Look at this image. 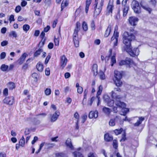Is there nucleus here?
Segmentation results:
<instances>
[{
  "instance_id": "1",
  "label": "nucleus",
  "mask_w": 157,
  "mask_h": 157,
  "mask_svg": "<svg viewBox=\"0 0 157 157\" xmlns=\"http://www.w3.org/2000/svg\"><path fill=\"white\" fill-rule=\"evenodd\" d=\"M135 37L134 35L127 32H125L123 35V43L125 44V46H129L131 45V42L135 39Z\"/></svg>"
},
{
  "instance_id": "2",
  "label": "nucleus",
  "mask_w": 157,
  "mask_h": 157,
  "mask_svg": "<svg viewBox=\"0 0 157 157\" xmlns=\"http://www.w3.org/2000/svg\"><path fill=\"white\" fill-rule=\"evenodd\" d=\"M122 73L118 71H114V77L113 78L114 83L117 87L121 86L122 84V82L121 79L122 78Z\"/></svg>"
},
{
  "instance_id": "3",
  "label": "nucleus",
  "mask_w": 157,
  "mask_h": 157,
  "mask_svg": "<svg viewBox=\"0 0 157 157\" xmlns=\"http://www.w3.org/2000/svg\"><path fill=\"white\" fill-rule=\"evenodd\" d=\"M116 105L120 108H122L120 114L125 116L126 113L129 111V109L125 108V104L123 102H121L120 100H117L115 102Z\"/></svg>"
},
{
  "instance_id": "4",
  "label": "nucleus",
  "mask_w": 157,
  "mask_h": 157,
  "mask_svg": "<svg viewBox=\"0 0 157 157\" xmlns=\"http://www.w3.org/2000/svg\"><path fill=\"white\" fill-rule=\"evenodd\" d=\"M125 50L128 52L130 55L132 57L137 56L139 53V50L137 48H134L132 49L131 45L129 46V48L128 46L124 47Z\"/></svg>"
},
{
  "instance_id": "5",
  "label": "nucleus",
  "mask_w": 157,
  "mask_h": 157,
  "mask_svg": "<svg viewBox=\"0 0 157 157\" xmlns=\"http://www.w3.org/2000/svg\"><path fill=\"white\" fill-rule=\"evenodd\" d=\"M131 7L134 12L137 14H140L141 12V8L138 2L133 0L132 3Z\"/></svg>"
},
{
  "instance_id": "6",
  "label": "nucleus",
  "mask_w": 157,
  "mask_h": 157,
  "mask_svg": "<svg viewBox=\"0 0 157 157\" xmlns=\"http://www.w3.org/2000/svg\"><path fill=\"white\" fill-rule=\"evenodd\" d=\"M98 0H95V3L94 4V9H95L94 15V16H97L98 15L101 10L102 7L103 5L104 1L101 0L100 5L97 8Z\"/></svg>"
},
{
  "instance_id": "7",
  "label": "nucleus",
  "mask_w": 157,
  "mask_h": 157,
  "mask_svg": "<svg viewBox=\"0 0 157 157\" xmlns=\"http://www.w3.org/2000/svg\"><path fill=\"white\" fill-rule=\"evenodd\" d=\"M117 91L120 92L121 91V89L118 88H115L111 92L112 94L111 96L113 98H114L115 100V101H116L120 100V99L121 98V97L119 95H116L115 92Z\"/></svg>"
},
{
  "instance_id": "8",
  "label": "nucleus",
  "mask_w": 157,
  "mask_h": 157,
  "mask_svg": "<svg viewBox=\"0 0 157 157\" xmlns=\"http://www.w3.org/2000/svg\"><path fill=\"white\" fill-rule=\"evenodd\" d=\"M67 59L64 55L61 56L60 58L59 65L63 69L66 66L67 62Z\"/></svg>"
},
{
  "instance_id": "9",
  "label": "nucleus",
  "mask_w": 157,
  "mask_h": 157,
  "mask_svg": "<svg viewBox=\"0 0 157 157\" xmlns=\"http://www.w3.org/2000/svg\"><path fill=\"white\" fill-rule=\"evenodd\" d=\"M78 33L77 32V31H75V32H74L73 35V41L76 47H78L79 45Z\"/></svg>"
},
{
  "instance_id": "10",
  "label": "nucleus",
  "mask_w": 157,
  "mask_h": 157,
  "mask_svg": "<svg viewBox=\"0 0 157 157\" xmlns=\"http://www.w3.org/2000/svg\"><path fill=\"white\" fill-rule=\"evenodd\" d=\"M14 102V99L13 97L10 96L6 97L3 100V102L4 103L6 104L10 105H12Z\"/></svg>"
},
{
  "instance_id": "11",
  "label": "nucleus",
  "mask_w": 157,
  "mask_h": 157,
  "mask_svg": "<svg viewBox=\"0 0 157 157\" xmlns=\"http://www.w3.org/2000/svg\"><path fill=\"white\" fill-rule=\"evenodd\" d=\"M128 20L131 25L135 26L136 25V23L138 21L139 19L135 17L132 16L129 17Z\"/></svg>"
},
{
  "instance_id": "12",
  "label": "nucleus",
  "mask_w": 157,
  "mask_h": 157,
  "mask_svg": "<svg viewBox=\"0 0 157 157\" xmlns=\"http://www.w3.org/2000/svg\"><path fill=\"white\" fill-rule=\"evenodd\" d=\"M60 113L58 111H56L53 114L51 115V121L54 122L57 119L59 116Z\"/></svg>"
},
{
  "instance_id": "13",
  "label": "nucleus",
  "mask_w": 157,
  "mask_h": 157,
  "mask_svg": "<svg viewBox=\"0 0 157 157\" xmlns=\"http://www.w3.org/2000/svg\"><path fill=\"white\" fill-rule=\"evenodd\" d=\"M114 132L116 135H118L122 133V137H125L126 134L125 130H123V128H121L120 129H116L114 131Z\"/></svg>"
},
{
  "instance_id": "14",
  "label": "nucleus",
  "mask_w": 157,
  "mask_h": 157,
  "mask_svg": "<svg viewBox=\"0 0 157 157\" xmlns=\"http://www.w3.org/2000/svg\"><path fill=\"white\" fill-rule=\"evenodd\" d=\"M131 63V60L130 59L127 58L125 60H122L119 62L120 66H121L123 65H126L130 67V63Z\"/></svg>"
},
{
  "instance_id": "15",
  "label": "nucleus",
  "mask_w": 157,
  "mask_h": 157,
  "mask_svg": "<svg viewBox=\"0 0 157 157\" xmlns=\"http://www.w3.org/2000/svg\"><path fill=\"white\" fill-rule=\"evenodd\" d=\"M27 56H28V55L26 53H24L17 60V61L18 63L20 65L22 64Z\"/></svg>"
},
{
  "instance_id": "16",
  "label": "nucleus",
  "mask_w": 157,
  "mask_h": 157,
  "mask_svg": "<svg viewBox=\"0 0 157 157\" xmlns=\"http://www.w3.org/2000/svg\"><path fill=\"white\" fill-rule=\"evenodd\" d=\"M98 113L97 111H91L89 113L88 117L90 118H92L94 117L96 118L98 117Z\"/></svg>"
},
{
  "instance_id": "17",
  "label": "nucleus",
  "mask_w": 157,
  "mask_h": 157,
  "mask_svg": "<svg viewBox=\"0 0 157 157\" xmlns=\"http://www.w3.org/2000/svg\"><path fill=\"white\" fill-rule=\"evenodd\" d=\"M66 146L71 148V149H73L74 148L73 146L72 145L71 140L70 138H67L65 142Z\"/></svg>"
},
{
  "instance_id": "18",
  "label": "nucleus",
  "mask_w": 157,
  "mask_h": 157,
  "mask_svg": "<svg viewBox=\"0 0 157 157\" xmlns=\"http://www.w3.org/2000/svg\"><path fill=\"white\" fill-rule=\"evenodd\" d=\"M94 76H96L98 74V65L97 64H94L91 70Z\"/></svg>"
},
{
  "instance_id": "19",
  "label": "nucleus",
  "mask_w": 157,
  "mask_h": 157,
  "mask_svg": "<svg viewBox=\"0 0 157 157\" xmlns=\"http://www.w3.org/2000/svg\"><path fill=\"white\" fill-rule=\"evenodd\" d=\"M144 120V118L142 117H139V119L137 122L134 124V126H138L140 124L142 123V122Z\"/></svg>"
},
{
  "instance_id": "20",
  "label": "nucleus",
  "mask_w": 157,
  "mask_h": 157,
  "mask_svg": "<svg viewBox=\"0 0 157 157\" xmlns=\"http://www.w3.org/2000/svg\"><path fill=\"white\" fill-rule=\"evenodd\" d=\"M31 59V58H29L27 60L25 63L23 65L22 67V70L25 71L29 67V64L30 63L29 60Z\"/></svg>"
},
{
  "instance_id": "21",
  "label": "nucleus",
  "mask_w": 157,
  "mask_h": 157,
  "mask_svg": "<svg viewBox=\"0 0 157 157\" xmlns=\"http://www.w3.org/2000/svg\"><path fill=\"white\" fill-rule=\"evenodd\" d=\"M103 112L106 115H109L111 112V109L107 107H104L102 109Z\"/></svg>"
},
{
  "instance_id": "22",
  "label": "nucleus",
  "mask_w": 157,
  "mask_h": 157,
  "mask_svg": "<svg viewBox=\"0 0 157 157\" xmlns=\"http://www.w3.org/2000/svg\"><path fill=\"white\" fill-rule=\"evenodd\" d=\"M36 68L38 71L42 72L43 70V65L41 63L39 62L36 65Z\"/></svg>"
},
{
  "instance_id": "23",
  "label": "nucleus",
  "mask_w": 157,
  "mask_h": 157,
  "mask_svg": "<svg viewBox=\"0 0 157 157\" xmlns=\"http://www.w3.org/2000/svg\"><path fill=\"white\" fill-rule=\"evenodd\" d=\"M43 52V49H42L40 48H39L38 50H36L34 53L33 54L34 56L36 57H37Z\"/></svg>"
},
{
  "instance_id": "24",
  "label": "nucleus",
  "mask_w": 157,
  "mask_h": 157,
  "mask_svg": "<svg viewBox=\"0 0 157 157\" xmlns=\"http://www.w3.org/2000/svg\"><path fill=\"white\" fill-rule=\"evenodd\" d=\"M74 157H84L82 154L78 151H75L73 153Z\"/></svg>"
},
{
  "instance_id": "25",
  "label": "nucleus",
  "mask_w": 157,
  "mask_h": 157,
  "mask_svg": "<svg viewBox=\"0 0 157 157\" xmlns=\"http://www.w3.org/2000/svg\"><path fill=\"white\" fill-rule=\"evenodd\" d=\"M74 157H84L82 154L78 151H75L73 153Z\"/></svg>"
},
{
  "instance_id": "26",
  "label": "nucleus",
  "mask_w": 157,
  "mask_h": 157,
  "mask_svg": "<svg viewBox=\"0 0 157 157\" xmlns=\"http://www.w3.org/2000/svg\"><path fill=\"white\" fill-rule=\"evenodd\" d=\"M129 9V6H125V7H123V16H125L127 14L128 10Z\"/></svg>"
},
{
  "instance_id": "27",
  "label": "nucleus",
  "mask_w": 157,
  "mask_h": 157,
  "mask_svg": "<svg viewBox=\"0 0 157 157\" xmlns=\"http://www.w3.org/2000/svg\"><path fill=\"white\" fill-rule=\"evenodd\" d=\"M110 31L111 28L110 27L109 25L105 31L104 34V36L105 37H107L110 34Z\"/></svg>"
},
{
  "instance_id": "28",
  "label": "nucleus",
  "mask_w": 157,
  "mask_h": 157,
  "mask_svg": "<svg viewBox=\"0 0 157 157\" xmlns=\"http://www.w3.org/2000/svg\"><path fill=\"white\" fill-rule=\"evenodd\" d=\"M140 4L141 6L144 9L148 11L149 12V13H151V9L150 8L148 7L147 6H144L142 2H141L140 3Z\"/></svg>"
},
{
  "instance_id": "29",
  "label": "nucleus",
  "mask_w": 157,
  "mask_h": 157,
  "mask_svg": "<svg viewBox=\"0 0 157 157\" xmlns=\"http://www.w3.org/2000/svg\"><path fill=\"white\" fill-rule=\"evenodd\" d=\"M116 30L115 29L113 35L111 38V40L112 41L114 40V39H115V40H117L116 38L117 36H118L117 39H118L119 36V33L117 32H116Z\"/></svg>"
},
{
  "instance_id": "30",
  "label": "nucleus",
  "mask_w": 157,
  "mask_h": 157,
  "mask_svg": "<svg viewBox=\"0 0 157 157\" xmlns=\"http://www.w3.org/2000/svg\"><path fill=\"white\" fill-rule=\"evenodd\" d=\"M112 145L113 148L115 150H117L118 147V143L117 140H113Z\"/></svg>"
},
{
  "instance_id": "31",
  "label": "nucleus",
  "mask_w": 157,
  "mask_h": 157,
  "mask_svg": "<svg viewBox=\"0 0 157 157\" xmlns=\"http://www.w3.org/2000/svg\"><path fill=\"white\" fill-rule=\"evenodd\" d=\"M8 87L10 90H13L15 88V84L13 82H10L7 84Z\"/></svg>"
},
{
  "instance_id": "32",
  "label": "nucleus",
  "mask_w": 157,
  "mask_h": 157,
  "mask_svg": "<svg viewBox=\"0 0 157 157\" xmlns=\"http://www.w3.org/2000/svg\"><path fill=\"white\" fill-rule=\"evenodd\" d=\"M114 8V6L109 3L107 7V10L109 13H112L113 8Z\"/></svg>"
},
{
  "instance_id": "33",
  "label": "nucleus",
  "mask_w": 157,
  "mask_h": 157,
  "mask_svg": "<svg viewBox=\"0 0 157 157\" xmlns=\"http://www.w3.org/2000/svg\"><path fill=\"white\" fill-rule=\"evenodd\" d=\"M8 68L9 67L8 65H6L5 64H3L1 65L0 69L2 71H5L8 70Z\"/></svg>"
},
{
  "instance_id": "34",
  "label": "nucleus",
  "mask_w": 157,
  "mask_h": 157,
  "mask_svg": "<svg viewBox=\"0 0 157 157\" xmlns=\"http://www.w3.org/2000/svg\"><path fill=\"white\" fill-rule=\"evenodd\" d=\"M32 76L33 78L35 79L34 81L36 82H37L39 78V75L36 73H33L32 74Z\"/></svg>"
},
{
  "instance_id": "35",
  "label": "nucleus",
  "mask_w": 157,
  "mask_h": 157,
  "mask_svg": "<svg viewBox=\"0 0 157 157\" xmlns=\"http://www.w3.org/2000/svg\"><path fill=\"white\" fill-rule=\"evenodd\" d=\"M10 37H13L16 38L17 36V34L16 32L15 31H12L9 34Z\"/></svg>"
},
{
  "instance_id": "36",
  "label": "nucleus",
  "mask_w": 157,
  "mask_h": 157,
  "mask_svg": "<svg viewBox=\"0 0 157 157\" xmlns=\"http://www.w3.org/2000/svg\"><path fill=\"white\" fill-rule=\"evenodd\" d=\"M76 27L74 30V32H75V31H77V32L78 33L80 29V27L81 26L80 23L79 22H77L76 23Z\"/></svg>"
},
{
  "instance_id": "37",
  "label": "nucleus",
  "mask_w": 157,
  "mask_h": 157,
  "mask_svg": "<svg viewBox=\"0 0 157 157\" xmlns=\"http://www.w3.org/2000/svg\"><path fill=\"white\" fill-rule=\"evenodd\" d=\"M82 27L83 30L86 31L88 29L87 24L85 21H83L82 24Z\"/></svg>"
},
{
  "instance_id": "38",
  "label": "nucleus",
  "mask_w": 157,
  "mask_h": 157,
  "mask_svg": "<svg viewBox=\"0 0 157 157\" xmlns=\"http://www.w3.org/2000/svg\"><path fill=\"white\" fill-rule=\"evenodd\" d=\"M55 155L57 157H66V155L63 152L56 153Z\"/></svg>"
},
{
  "instance_id": "39",
  "label": "nucleus",
  "mask_w": 157,
  "mask_h": 157,
  "mask_svg": "<svg viewBox=\"0 0 157 157\" xmlns=\"http://www.w3.org/2000/svg\"><path fill=\"white\" fill-rule=\"evenodd\" d=\"M117 118V117H116V118L113 119H111L109 121V125L111 126H114L115 125V121L116 118Z\"/></svg>"
},
{
  "instance_id": "40",
  "label": "nucleus",
  "mask_w": 157,
  "mask_h": 157,
  "mask_svg": "<svg viewBox=\"0 0 157 157\" xmlns=\"http://www.w3.org/2000/svg\"><path fill=\"white\" fill-rule=\"evenodd\" d=\"M25 138H21L19 141V143L22 147H23L24 146L25 142Z\"/></svg>"
},
{
  "instance_id": "41",
  "label": "nucleus",
  "mask_w": 157,
  "mask_h": 157,
  "mask_svg": "<svg viewBox=\"0 0 157 157\" xmlns=\"http://www.w3.org/2000/svg\"><path fill=\"white\" fill-rule=\"evenodd\" d=\"M111 62L112 63L111 64V66H113V65L114 63H116V59L115 58V55L114 54L112 56L111 58Z\"/></svg>"
},
{
  "instance_id": "42",
  "label": "nucleus",
  "mask_w": 157,
  "mask_h": 157,
  "mask_svg": "<svg viewBox=\"0 0 157 157\" xmlns=\"http://www.w3.org/2000/svg\"><path fill=\"white\" fill-rule=\"evenodd\" d=\"M99 75L101 79L104 80L105 78V75L104 73L102 71H100Z\"/></svg>"
},
{
  "instance_id": "43",
  "label": "nucleus",
  "mask_w": 157,
  "mask_h": 157,
  "mask_svg": "<svg viewBox=\"0 0 157 157\" xmlns=\"http://www.w3.org/2000/svg\"><path fill=\"white\" fill-rule=\"evenodd\" d=\"M30 29V26L27 24H25L23 25V30L26 32L29 30Z\"/></svg>"
},
{
  "instance_id": "44",
  "label": "nucleus",
  "mask_w": 157,
  "mask_h": 157,
  "mask_svg": "<svg viewBox=\"0 0 157 157\" xmlns=\"http://www.w3.org/2000/svg\"><path fill=\"white\" fill-rule=\"evenodd\" d=\"M102 89V86L101 85L99 86L98 88V90L97 91V95H100L101 94Z\"/></svg>"
},
{
  "instance_id": "45",
  "label": "nucleus",
  "mask_w": 157,
  "mask_h": 157,
  "mask_svg": "<svg viewBox=\"0 0 157 157\" xmlns=\"http://www.w3.org/2000/svg\"><path fill=\"white\" fill-rule=\"evenodd\" d=\"M44 92L46 95H49L51 94V90L50 88H47L45 90Z\"/></svg>"
},
{
  "instance_id": "46",
  "label": "nucleus",
  "mask_w": 157,
  "mask_h": 157,
  "mask_svg": "<svg viewBox=\"0 0 157 157\" xmlns=\"http://www.w3.org/2000/svg\"><path fill=\"white\" fill-rule=\"evenodd\" d=\"M111 99L107 95H105L104 96V100L107 103Z\"/></svg>"
},
{
  "instance_id": "47",
  "label": "nucleus",
  "mask_w": 157,
  "mask_h": 157,
  "mask_svg": "<svg viewBox=\"0 0 157 157\" xmlns=\"http://www.w3.org/2000/svg\"><path fill=\"white\" fill-rule=\"evenodd\" d=\"M114 102L113 100L110 99L107 103L109 106L112 107L113 105Z\"/></svg>"
},
{
  "instance_id": "48",
  "label": "nucleus",
  "mask_w": 157,
  "mask_h": 157,
  "mask_svg": "<svg viewBox=\"0 0 157 157\" xmlns=\"http://www.w3.org/2000/svg\"><path fill=\"white\" fill-rule=\"evenodd\" d=\"M112 49H110L109 50V55L108 56H106V57H105V60H107V61H108L109 60L110 57L112 55Z\"/></svg>"
},
{
  "instance_id": "49",
  "label": "nucleus",
  "mask_w": 157,
  "mask_h": 157,
  "mask_svg": "<svg viewBox=\"0 0 157 157\" xmlns=\"http://www.w3.org/2000/svg\"><path fill=\"white\" fill-rule=\"evenodd\" d=\"M54 41L55 46H58L59 44V38H56L54 37Z\"/></svg>"
},
{
  "instance_id": "50",
  "label": "nucleus",
  "mask_w": 157,
  "mask_h": 157,
  "mask_svg": "<svg viewBox=\"0 0 157 157\" xmlns=\"http://www.w3.org/2000/svg\"><path fill=\"white\" fill-rule=\"evenodd\" d=\"M51 54H49L46 58L45 61V64H46L48 63L49 59H50L51 58Z\"/></svg>"
},
{
  "instance_id": "51",
  "label": "nucleus",
  "mask_w": 157,
  "mask_h": 157,
  "mask_svg": "<svg viewBox=\"0 0 157 157\" xmlns=\"http://www.w3.org/2000/svg\"><path fill=\"white\" fill-rule=\"evenodd\" d=\"M21 10V7L20 6H17L15 9V12L17 13H19Z\"/></svg>"
},
{
  "instance_id": "52",
  "label": "nucleus",
  "mask_w": 157,
  "mask_h": 157,
  "mask_svg": "<svg viewBox=\"0 0 157 157\" xmlns=\"http://www.w3.org/2000/svg\"><path fill=\"white\" fill-rule=\"evenodd\" d=\"M87 118V116L86 114H84L82 116V120L81 121L82 123H84L86 121Z\"/></svg>"
},
{
  "instance_id": "53",
  "label": "nucleus",
  "mask_w": 157,
  "mask_h": 157,
  "mask_svg": "<svg viewBox=\"0 0 157 157\" xmlns=\"http://www.w3.org/2000/svg\"><path fill=\"white\" fill-rule=\"evenodd\" d=\"M91 27L92 30H94L95 29V26L94 24V21H91Z\"/></svg>"
},
{
  "instance_id": "54",
  "label": "nucleus",
  "mask_w": 157,
  "mask_h": 157,
  "mask_svg": "<svg viewBox=\"0 0 157 157\" xmlns=\"http://www.w3.org/2000/svg\"><path fill=\"white\" fill-rule=\"evenodd\" d=\"M83 91V88L81 86L78 87L77 89V92L79 94H81Z\"/></svg>"
},
{
  "instance_id": "55",
  "label": "nucleus",
  "mask_w": 157,
  "mask_h": 157,
  "mask_svg": "<svg viewBox=\"0 0 157 157\" xmlns=\"http://www.w3.org/2000/svg\"><path fill=\"white\" fill-rule=\"evenodd\" d=\"M8 44V42L7 40H5L3 41L1 43V45L2 46L4 47V46H5L6 45H7Z\"/></svg>"
},
{
  "instance_id": "56",
  "label": "nucleus",
  "mask_w": 157,
  "mask_h": 157,
  "mask_svg": "<svg viewBox=\"0 0 157 157\" xmlns=\"http://www.w3.org/2000/svg\"><path fill=\"white\" fill-rule=\"evenodd\" d=\"M45 74L47 76L49 75L50 74V71L49 68H47L45 70Z\"/></svg>"
},
{
  "instance_id": "57",
  "label": "nucleus",
  "mask_w": 157,
  "mask_h": 157,
  "mask_svg": "<svg viewBox=\"0 0 157 157\" xmlns=\"http://www.w3.org/2000/svg\"><path fill=\"white\" fill-rule=\"evenodd\" d=\"M127 1V0H123L122 1L121 4L123 7L128 6L126 5Z\"/></svg>"
},
{
  "instance_id": "58",
  "label": "nucleus",
  "mask_w": 157,
  "mask_h": 157,
  "mask_svg": "<svg viewBox=\"0 0 157 157\" xmlns=\"http://www.w3.org/2000/svg\"><path fill=\"white\" fill-rule=\"evenodd\" d=\"M25 0H22L23 1L21 3V5L22 7H25L27 4V2Z\"/></svg>"
},
{
  "instance_id": "59",
  "label": "nucleus",
  "mask_w": 157,
  "mask_h": 157,
  "mask_svg": "<svg viewBox=\"0 0 157 157\" xmlns=\"http://www.w3.org/2000/svg\"><path fill=\"white\" fill-rule=\"evenodd\" d=\"M3 95L6 96L8 95V90L7 88H5L3 91Z\"/></svg>"
},
{
  "instance_id": "60",
  "label": "nucleus",
  "mask_w": 157,
  "mask_h": 157,
  "mask_svg": "<svg viewBox=\"0 0 157 157\" xmlns=\"http://www.w3.org/2000/svg\"><path fill=\"white\" fill-rule=\"evenodd\" d=\"M81 9L80 8H78L77 9L76 11H75V16H77L79 14V13L80 12Z\"/></svg>"
},
{
  "instance_id": "61",
  "label": "nucleus",
  "mask_w": 157,
  "mask_h": 157,
  "mask_svg": "<svg viewBox=\"0 0 157 157\" xmlns=\"http://www.w3.org/2000/svg\"><path fill=\"white\" fill-rule=\"evenodd\" d=\"M6 56V53L5 52H2L0 55V58L1 59H3L5 58Z\"/></svg>"
},
{
  "instance_id": "62",
  "label": "nucleus",
  "mask_w": 157,
  "mask_h": 157,
  "mask_svg": "<svg viewBox=\"0 0 157 157\" xmlns=\"http://www.w3.org/2000/svg\"><path fill=\"white\" fill-rule=\"evenodd\" d=\"M31 132L30 129L28 128H26L25 129V134L26 135H28Z\"/></svg>"
},
{
  "instance_id": "63",
  "label": "nucleus",
  "mask_w": 157,
  "mask_h": 157,
  "mask_svg": "<svg viewBox=\"0 0 157 157\" xmlns=\"http://www.w3.org/2000/svg\"><path fill=\"white\" fill-rule=\"evenodd\" d=\"M71 76V74L69 72H66L64 74V77L65 78H68Z\"/></svg>"
},
{
  "instance_id": "64",
  "label": "nucleus",
  "mask_w": 157,
  "mask_h": 157,
  "mask_svg": "<svg viewBox=\"0 0 157 157\" xmlns=\"http://www.w3.org/2000/svg\"><path fill=\"white\" fill-rule=\"evenodd\" d=\"M88 157H96L95 154L93 152H90L88 155Z\"/></svg>"
}]
</instances>
